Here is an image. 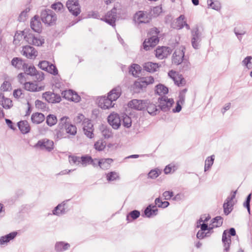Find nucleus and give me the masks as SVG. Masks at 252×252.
<instances>
[{
    "instance_id": "nucleus-1",
    "label": "nucleus",
    "mask_w": 252,
    "mask_h": 252,
    "mask_svg": "<svg viewBox=\"0 0 252 252\" xmlns=\"http://www.w3.org/2000/svg\"><path fill=\"white\" fill-rule=\"evenodd\" d=\"M158 33L159 31L157 28H154L151 29L150 34L152 36L145 39L143 44V48L145 50H150L151 47L155 46L158 43L159 40L158 37Z\"/></svg>"
},
{
    "instance_id": "nucleus-2",
    "label": "nucleus",
    "mask_w": 252,
    "mask_h": 252,
    "mask_svg": "<svg viewBox=\"0 0 252 252\" xmlns=\"http://www.w3.org/2000/svg\"><path fill=\"white\" fill-rule=\"evenodd\" d=\"M41 19L42 22L49 26L54 25L57 20L56 14L51 10H45L41 13Z\"/></svg>"
},
{
    "instance_id": "nucleus-3",
    "label": "nucleus",
    "mask_w": 252,
    "mask_h": 252,
    "mask_svg": "<svg viewBox=\"0 0 252 252\" xmlns=\"http://www.w3.org/2000/svg\"><path fill=\"white\" fill-rule=\"evenodd\" d=\"M24 38L28 43L35 46H41L44 43V39L41 36H35L31 33L26 34Z\"/></svg>"
},
{
    "instance_id": "nucleus-4",
    "label": "nucleus",
    "mask_w": 252,
    "mask_h": 252,
    "mask_svg": "<svg viewBox=\"0 0 252 252\" xmlns=\"http://www.w3.org/2000/svg\"><path fill=\"white\" fill-rule=\"evenodd\" d=\"M66 5L68 10L74 16L78 15L80 12V6L78 0H68Z\"/></svg>"
},
{
    "instance_id": "nucleus-5",
    "label": "nucleus",
    "mask_w": 252,
    "mask_h": 252,
    "mask_svg": "<svg viewBox=\"0 0 252 252\" xmlns=\"http://www.w3.org/2000/svg\"><path fill=\"white\" fill-rule=\"evenodd\" d=\"M158 101L160 109L165 112L169 110L174 103V100L172 98H168L164 95L159 97Z\"/></svg>"
},
{
    "instance_id": "nucleus-6",
    "label": "nucleus",
    "mask_w": 252,
    "mask_h": 252,
    "mask_svg": "<svg viewBox=\"0 0 252 252\" xmlns=\"http://www.w3.org/2000/svg\"><path fill=\"white\" fill-rule=\"evenodd\" d=\"M22 54L29 59H34L38 55L37 50L33 47L27 45L23 47Z\"/></svg>"
},
{
    "instance_id": "nucleus-7",
    "label": "nucleus",
    "mask_w": 252,
    "mask_h": 252,
    "mask_svg": "<svg viewBox=\"0 0 252 252\" xmlns=\"http://www.w3.org/2000/svg\"><path fill=\"white\" fill-rule=\"evenodd\" d=\"M236 194V191L232 192L231 196L228 197L225 202L224 203L223 207L224 213L225 215H228L231 212L232 207L234 204L233 199L235 197Z\"/></svg>"
},
{
    "instance_id": "nucleus-8",
    "label": "nucleus",
    "mask_w": 252,
    "mask_h": 252,
    "mask_svg": "<svg viewBox=\"0 0 252 252\" xmlns=\"http://www.w3.org/2000/svg\"><path fill=\"white\" fill-rule=\"evenodd\" d=\"M150 18L147 12L139 11L133 16V20L135 23L140 24L147 23L149 21Z\"/></svg>"
},
{
    "instance_id": "nucleus-9",
    "label": "nucleus",
    "mask_w": 252,
    "mask_h": 252,
    "mask_svg": "<svg viewBox=\"0 0 252 252\" xmlns=\"http://www.w3.org/2000/svg\"><path fill=\"white\" fill-rule=\"evenodd\" d=\"M147 103V100L134 99L128 102V106L129 107L135 110H142L146 108Z\"/></svg>"
},
{
    "instance_id": "nucleus-10",
    "label": "nucleus",
    "mask_w": 252,
    "mask_h": 252,
    "mask_svg": "<svg viewBox=\"0 0 252 252\" xmlns=\"http://www.w3.org/2000/svg\"><path fill=\"white\" fill-rule=\"evenodd\" d=\"M171 52L172 50L169 47L165 46L158 47L155 50V55L158 59L162 60L169 55Z\"/></svg>"
},
{
    "instance_id": "nucleus-11",
    "label": "nucleus",
    "mask_w": 252,
    "mask_h": 252,
    "mask_svg": "<svg viewBox=\"0 0 252 252\" xmlns=\"http://www.w3.org/2000/svg\"><path fill=\"white\" fill-rule=\"evenodd\" d=\"M191 44L194 49H198L201 41V34L198 28L193 29L191 31Z\"/></svg>"
},
{
    "instance_id": "nucleus-12",
    "label": "nucleus",
    "mask_w": 252,
    "mask_h": 252,
    "mask_svg": "<svg viewBox=\"0 0 252 252\" xmlns=\"http://www.w3.org/2000/svg\"><path fill=\"white\" fill-rule=\"evenodd\" d=\"M42 97L49 103H58L61 100V97L59 94L51 92H46L43 94Z\"/></svg>"
},
{
    "instance_id": "nucleus-13",
    "label": "nucleus",
    "mask_w": 252,
    "mask_h": 252,
    "mask_svg": "<svg viewBox=\"0 0 252 252\" xmlns=\"http://www.w3.org/2000/svg\"><path fill=\"white\" fill-rule=\"evenodd\" d=\"M99 107L103 109H109L113 107L115 104L108 96L100 97L98 101Z\"/></svg>"
},
{
    "instance_id": "nucleus-14",
    "label": "nucleus",
    "mask_w": 252,
    "mask_h": 252,
    "mask_svg": "<svg viewBox=\"0 0 252 252\" xmlns=\"http://www.w3.org/2000/svg\"><path fill=\"white\" fill-rule=\"evenodd\" d=\"M185 48L182 46L175 50L173 55V63L177 64H179L182 62L185 54Z\"/></svg>"
},
{
    "instance_id": "nucleus-15",
    "label": "nucleus",
    "mask_w": 252,
    "mask_h": 252,
    "mask_svg": "<svg viewBox=\"0 0 252 252\" xmlns=\"http://www.w3.org/2000/svg\"><path fill=\"white\" fill-rule=\"evenodd\" d=\"M116 13V9L113 8L107 13L102 20L112 26L114 27L115 26V22L117 18Z\"/></svg>"
},
{
    "instance_id": "nucleus-16",
    "label": "nucleus",
    "mask_w": 252,
    "mask_h": 252,
    "mask_svg": "<svg viewBox=\"0 0 252 252\" xmlns=\"http://www.w3.org/2000/svg\"><path fill=\"white\" fill-rule=\"evenodd\" d=\"M108 122L114 129H117L121 126V119L117 113H112L108 117Z\"/></svg>"
},
{
    "instance_id": "nucleus-17",
    "label": "nucleus",
    "mask_w": 252,
    "mask_h": 252,
    "mask_svg": "<svg viewBox=\"0 0 252 252\" xmlns=\"http://www.w3.org/2000/svg\"><path fill=\"white\" fill-rule=\"evenodd\" d=\"M35 147H39L42 150L51 151L54 148V142L52 140L45 139L39 140L35 145Z\"/></svg>"
},
{
    "instance_id": "nucleus-18",
    "label": "nucleus",
    "mask_w": 252,
    "mask_h": 252,
    "mask_svg": "<svg viewBox=\"0 0 252 252\" xmlns=\"http://www.w3.org/2000/svg\"><path fill=\"white\" fill-rule=\"evenodd\" d=\"M62 94L65 99L77 102H79L80 99L79 95L71 90L64 91Z\"/></svg>"
},
{
    "instance_id": "nucleus-19",
    "label": "nucleus",
    "mask_w": 252,
    "mask_h": 252,
    "mask_svg": "<svg viewBox=\"0 0 252 252\" xmlns=\"http://www.w3.org/2000/svg\"><path fill=\"white\" fill-rule=\"evenodd\" d=\"M83 129L85 134L88 137H93V125L89 120H87L83 122Z\"/></svg>"
},
{
    "instance_id": "nucleus-20",
    "label": "nucleus",
    "mask_w": 252,
    "mask_h": 252,
    "mask_svg": "<svg viewBox=\"0 0 252 252\" xmlns=\"http://www.w3.org/2000/svg\"><path fill=\"white\" fill-rule=\"evenodd\" d=\"M30 25L31 28L34 32H40L41 31L42 26L38 16H35L31 19Z\"/></svg>"
},
{
    "instance_id": "nucleus-21",
    "label": "nucleus",
    "mask_w": 252,
    "mask_h": 252,
    "mask_svg": "<svg viewBox=\"0 0 252 252\" xmlns=\"http://www.w3.org/2000/svg\"><path fill=\"white\" fill-rule=\"evenodd\" d=\"M168 76L174 81L175 84L178 86L182 85L184 83V80L182 76L175 71H170L168 73Z\"/></svg>"
},
{
    "instance_id": "nucleus-22",
    "label": "nucleus",
    "mask_w": 252,
    "mask_h": 252,
    "mask_svg": "<svg viewBox=\"0 0 252 252\" xmlns=\"http://www.w3.org/2000/svg\"><path fill=\"white\" fill-rule=\"evenodd\" d=\"M121 88L118 86L113 89L108 94V96L113 102L116 101L121 94Z\"/></svg>"
},
{
    "instance_id": "nucleus-23",
    "label": "nucleus",
    "mask_w": 252,
    "mask_h": 252,
    "mask_svg": "<svg viewBox=\"0 0 252 252\" xmlns=\"http://www.w3.org/2000/svg\"><path fill=\"white\" fill-rule=\"evenodd\" d=\"M0 104L5 109H9L13 104L11 99L5 97L3 93L0 92Z\"/></svg>"
},
{
    "instance_id": "nucleus-24",
    "label": "nucleus",
    "mask_w": 252,
    "mask_h": 252,
    "mask_svg": "<svg viewBox=\"0 0 252 252\" xmlns=\"http://www.w3.org/2000/svg\"><path fill=\"white\" fill-rule=\"evenodd\" d=\"M24 88L30 92H39L42 90L41 87H38L37 84L32 82H28L25 83Z\"/></svg>"
},
{
    "instance_id": "nucleus-25",
    "label": "nucleus",
    "mask_w": 252,
    "mask_h": 252,
    "mask_svg": "<svg viewBox=\"0 0 252 252\" xmlns=\"http://www.w3.org/2000/svg\"><path fill=\"white\" fill-rule=\"evenodd\" d=\"M113 161V160L112 158H102L98 161V164L101 169L106 170L110 168Z\"/></svg>"
},
{
    "instance_id": "nucleus-26",
    "label": "nucleus",
    "mask_w": 252,
    "mask_h": 252,
    "mask_svg": "<svg viewBox=\"0 0 252 252\" xmlns=\"http://www.w3.org/2000/svg\"><path fill=\"white\" fill-rule=\"evenodd\" d=\"M159 65L158 63L147 62L144 63L143 67L145 70L149 72H154L157 70Z\"/></svg>"
},
{
    "instance_id": "nucleus-27",
    "label": "nucleus",
    "mask_w": 252,
    "mask_h": 252,
    "mask_svg": "<svg viewBox=\"0 0 252 252\" xmlns=\"http://www.w3.org/2000/svg\"><path fill=\"white\" fill-rule=\"evenodd\" d=\"M22 69L24 71V73H25L27 76L28 75L30 76H33L36 72V69L33 65H29L26 63L24 64Z\"/></svg>"
},
{
    "instance_id": "nucleus-28",
    "label": "nucleus",
    "mask_w": 252,
    "mask_h": 252,
    "mask_svg": "<svg viewBox=\"0 0 252 252\" xmlns=\"http://www.w3.org/2000/svg\"><path fill=\"white\" fill-rule=\"evenodd\" d=\"M44 119V115L40 113H33L31 117L32 122L36 124H39L42 123Z\"/></svg>"
},
{
    "instance_id": "nucleus-29",
    "label": "nucleus",
    "mask_w": 252,
    "mask_h": 252,
    "mask_svg": "<svg viewBox=\"0 0 252 252\" xmlns=\"http://www.w3.org/2000/svg\"><path fill=\"white\" fill-rule=\"evenodd\" d=\"M158 211V209L156 206L150 205L145 210L144 213L147 217L149 218L151 216L156 215L157 214Z\"/></svg>"
},
{
    "instance_id": "nucleus-30",
    "label": "nucleus",
    "mask_w": 252,
    "mask_h": 252,
    "mask_svg": "<svg viewBox=\"0 0 252 252\" xmlns=\"http://www.w3.org/2000/svg\"><path fill=\"white\" fill-rule=\"evenodd\" d=\"M18 126L19 129L23 133H27L30 130V126L28 122L26 121L19 122L18 123Z\"/></svg>"
},
{
    "instance_id": "nucleus-31",
    "label": "nucleus",
    "mask_w": 252,
    "mask_h": 252,
    "mask_svg": "<svg viewBox=\"0 0 252 252\" xmlns=\"http://www.w3.org/2000/svg\"><path fill=\"white\" fill-rule=\"evenodd\" d=\"M222 241L224 244V250L227 251L229 249V245L231 242L230 236L227 235L226 230H225L222 234Z\"/></svg>"
},
{
    "instance_id": "nucleus-32",
    "label": "nucleus",
    "mask_w": 252,
    "mask_h": 252,
    "mask_svg": "<svg viewBox=\"0 0 252 252\" xmlns=\"http://www.w3.org/2000/svg\"><path fill=\"white\" fill-rule=\"evenodd\" d=\"M185 18V17L184 15H181L176 19V21L175 22L176 25L174 26V28L177 29H182L184 27V24H186Z\"/></svg>"
},
{
    "instance_id": "nucleus-33",
    "label": "nucleus",
    "mask_w": 252,
    "mask_h": 252,
    "mask_svg": "<svg viewBox=\"0 0 252 252\" xmlns=\"http://www.w3.org/2000/svg\"><path fill=\"white\" fill-rule=\"evenodd\" d=\"M146 107L147 108L148 112L152 115H156L158 111L155 104L151 103L149 101H148Z\"/></svg>"
},
{
    "instance_id": "nucleus-34",
    "label": "nucleus",
    "mask_w": 252,
    "mask_h": 252,
    "mask_svg": "<svg viewBox=\"0 0 252 252\" xmlns=\"http://www.w3.org/2000/svg\"><path fill=\"white\" fill-rule=\"evenodd\" d=\"M156 92L159 95H164L168 93V88L162 84L157 85Z\"/></svg>"
},
{
    "instance_id": "nucleus-35",
    "label": "nucleus",
    "mask_w": 252,
    "mask_h": 252,
    "mask_svg": "<svg viewBox=\"0 0 252 252\" xmlns=\"http://www.w3.org/2000/svg\"><path fill=\"white\" fill-rule=\"evenodd\" d=\"M25 63H24L23 61L19 58H14L11 61V64L17 69L23 68Z\"/></svg>"
},
{
    "instance_id": "nucleus-36",
    "label": "nucleus",
    "mask_w": 252,
    "mask_h": 252,
    "mask_svg": "<svg viewBox=\"0 0 252 252\" xmlns=\"http://www.w3.org/2000/svg\"><path fill=\"white\" fill-rule=\"evenodd\" d=\"M222 224V218L220 216H218L213 219L212 223L209 227V229H212L214 227H219Z\"/></svg>"
},
{
    "instance_id": "nucleus-37",
    "label": "nucleus",
    "mask_w": 252,
    "mask_h": 252,
    "mask_svg": "<svg viewBox=\"0 0 252 252\" xmlns=\"http://www.w3.org/2000/svg\"><path fill=\"white\" fill-rule=\"evenodd\" d=\"M17 235V232H12L4 236H2L0 238V244H3L5 243L9 242L10 240L13 239Z\"/></svg>"
},
{
    "instance_id": "nucleus-38",
    "label": "nucleus",
    "mask_w": 252,
    "mask_h": 252,
    "mask_svg": "<svg viewBox=\"0 0 252 252\" xmlns=\"http://www.w3.org/2000/svg\"><path fill=\"white\" fill-rule=\"evenodd\" d=\"M141 71V67L137 64H133L130 67L129 72L136 77Z\"/></svg>"
},
{
    "instance_id": "nucleus-39",
    "label": "nucleus",
    "mask_w": 252,
    "mask_h": 252,
    "mask_svg": "<svg viewBox=\"0 0 252 252\" xmlns=\"http://www.w3.org/2000/svg\"><path fill=\"white\" fill-rule=\"evenodd\" d=\"M51 7L57 12L62 13L64 10V7L61 2H56L51 5Z\"/></svg>"
},
{
    "instance_id": "nucleus-40",
    "label": "nucleus",
    "mask_w": 252,
    "mask_h": 252,
    "mask_svg": "<svg viewBox=\"0 0 252 252\" xmlns=\"http://www.w3.org/2000/svg\"><path fill=\"white\" fill-rule=\"evenodd\" d=\"M69 118L66 116H64L61 118L60 120L58 127L61 129H64L67 126V125H69L70 123L68 121Z\"/></svg>"
},
{
    "instance_id": "nucleus-41",
    "label": "nucleus",
    "mask_w": 252,
    "mask_h": 252,
    "mask_svg": "<svg viewBox=\"0 0 252 252\" xmlns=\"http://www.w3.org/2000/svg\"><path fill=\"white\" fill-rule=\"evenodd\" d=\"M66 133L69 134L71 135H75L77 133V128L71 124L67 125V126L64 128Z\"/></svg>"
},
{
    "instance_id": "nucleus-42",
    "label": "nucleus",
    "mask_w": 252,
    "mask_h": 252,
    "mask_svg": "<svg viewBox=\"0 0 252 252\" xmlns=\"http://www.w3.org/2000/svg\"><path fill=\"white\" fill-rule=\"evenodd\" d=\"M64 205L65 204L58 205L53 210V214L58 216L64 214L65 213Z\"/></svg>"
},
{
    "instance_id": "nucleus-43",
    "label": "nucleus",
    "mask_w": 252,
    "mask_h": 252,
    "mask_svg": "<svg viewBox=\"0 0 252 252\" xmlns=\"http://www.w3.org/2000/svg\"><path fill=\"white\" fill-rule=\"evenodd\" d=\"M207 3L209 6L213 9L219 10L220 9V3L218 1L213 2L212 0H207Z\"/></svg>"
},
{
    "instance_id": "nucleus-44",
    "label": "nucleus",
    "mask_w": 252,
    "mask_h": 252,
    "mask_svg": "<svg viewBox=\"0 0 252 252\" xmlns=\"http://www.w3.org/2000/svg\"><path fill=\"white\" fill-rule=\"evenodd\" d=\"M57 122V117L54 115H49L46 119L47 125L50 126L55 125Z\"/></svg>"
},
{
    "instance_id": "nucleus-45",
    "label": "nucleus",
    "mask_w": 252,
    "mask_h": 252,
    "mask_svg": "<svg viewBox=\"0 0 252 252\" xmlns=\"http://www.w3.org/2000/svg\"><path fill=\"white\" fill-rule=\"evenodd\" d=\"M106 143L101 140H98L96 142L94 145V148L99 151H102L106 147Z\"/></svg>"
},
{
    "instance_id": "nucleus-46",
    "label": "nucleus",
    "mask_w": 252,
    "mask_h": 252,
    "mask_svg": "<svg viewBox=\"0 0 252 252\" xmlns=\"http://www.w3.org/2000/svg\"><path fill=\"white\" fill-rule=\"evenodd\" d=\"M147 86V84H146L144 80H142V78L138 81H135L134 84V87L135 88L140 90H142L143 89L146 88Z\"/></svg>"
},
{
    "instance_id": "nucleus-47",
    "label": "nucleus",
    "mask_w": 252,
    "mask_h": 252,
    "mask_svg": "<svg viewBox=\"0 0 252 252\" xmlns=\"http://www.w3.org/2000/svg\"><path fill=\"white\" fill-rule=\"evenodd\" d=\"M214 156H212L210 157H208L205 160L204 171H206L210 168L213 165L214 161Z\"/></svg>"
},
{
    "instance_id": "nucleus-48",
    "label": "nucleus",
    "mask_w": 252,
    "mask_h": 252,
    "mask_svg": "<svg viewBox=\"0 0 252 252\" xmlns=\"http://www.w3.org/2000/svg\"><path fill=\"white\" fill-rule=\"evenodd\" d=\"M69 247V245L68 244H64L63 242L58 243L55 246L56 249L59 252L66 250Z\"/></svg>"
},
{
    "instance_id": "nucleus-49",
    "label": "nucleus",
    "mask_w": 252,
    "mask_h": 252,
    "mask_svg": "<svg viewBox=\"0 0 252 252\" xmlns=\"http://www.w3.org/2000/svg\"><path fill=\"white\" fill-rule=\"evenodd\" d=\"M56 136L57 139H61L62 138H65L67 137L65 133L64 132L63 129L58 128L55 130Z\"/></svg>"
},
{
    "instance_id": "nucleus-50",
    "label": "nucleus",
    "mask_w": 252,
    "mask_h": 252,
    "mask_svg": "<svg viewBox=\"0 0 252 252\" xmlns=\"http://www.w3.org/2000/svg\"><path fill=\"white\" fill-rule=\"evenodd\" d=\"M107 180L109 181H113L119 178V174L116 172H111L107 174Z\"/></svg>"
},
{
    "instance_id": "nucleus-51",
    "label": "nucleus",
    "mask_w": 252,
    "mask_h": 252,
    "mask_svg": "<svg viewBox=\"0 0 252 252\" xmlns=\"http://www.w3.org/2000/svg\"><path fill=\"white\" fill-rule=\"evenodd\" d=\"M46 71L54 75H56L58 74V70L57 67L55 65L52 63H50Z\"/></svg>"
},
{
    "instance_id": "nucleus-52",
    "label": "nucleus",
    "mask_w": 252,
    "mask_h": 252,
    "mask_svg": "<svg viewBox=\"0 0 252 252\" xmlns=\"http://www.w3.org/2000/svg\"><path fill=\"white\" fill-rule=\"evenodd\" d=\"M155 204L158 205V207L166 208L169 205V203L168 201H162L159 198H157L155 200Z\"/></svg>"
},
{
    "instance_id": "nucleus-53",
    "label": "nucleus",
    "mask_w": 252,
    "mask_h": 252,
    "mask_svg": "<svg viewBox=\"0 0 252 252\" xmlns=\"http://www.w3.org/2000/svg\"><path fill=\"white\" fill-rule=\"evenodd\" d=\"M80 162L83 166L90 164V162H92V158L90 156L82 157L80 158Z\"/></svg>"
},
{
    "instance_id": "nucleus-54",
    "label": "nucleus",
    "mask_w": 252,
    "mask_h": 252,
    "mask_svg": "<svg viewBox=\"0 0 252 252\" xmlns=\"http://www.w3.org/2000/svg\"><path fill=\"white\" fill-rule=\"evenodd\" d=\"M123 125L125 127H130L131 126V118L127 115H126V116L124 117Z\"/></svg>"
},
{
    "instance_id": "nucleus-55",
    "label": "nucleus",
    "mask_w": 252,
    "mask_h": 252,
    "mask_svg": "<svg viewBox=\"0 0 252 252\" xmlns=\"http://www.w3.org/2000/svg\"><path fill=\"white\" fill-rule=\"evenodd\" d=\"M1 90L5 92L9 91L11 90V85L8 81H4L0 87Z\"/></svg>"
},
{
    "instance_id": "nucleus-56",
    "label": "nucleus",
    "mask_w": 252,
    "mask_h": 252,
    "mask_svg": "<svg viewBox=\"0 0 252 252\" xmlns=\"http://www.w3.org/2000/svg\"><path fill=\"white\" fill-rule=\"evenodd\" d=\"M252 59L251 56H248L242 61V63L244 65L246 66L248 69L252 67V64L251 62V60Z\"/></svg>"
},
{
    "instance_id": "nucleus-57",
    "label": "nucleus",
    "mask_w": 252,
    "mask_h": 252,
    "mask_svg": "<svg viewBox=\"0 0 252 252\" xmlns=\"http://www.w3.org/2000/svg\"><path fill=\"white\" fill-rule=\"evenodd\" d=\"M50 63L46 61H42L39 63L38 66L41 68L42 70L46 71L48 67H49V65L50 64Z\"/></svg>"
},
{
    "instance_id": "nucleus-58",
    "label": "nucleus",
    "mask_w": 252,
    "mask_h": 252,
    "mask_svg": "<svg viewBox=\"0 0 252 252\" xmlns=\"http://www.w3.org/2000/svg\"><path fill=\"white\" fill-rule=\"evenodd\" d=\"M27 75L24 73H21L18 75V79L19 80V82L25 85V83H26Z\"/></svg>"
},
{
    "instance_id": "nucleus-59",
    "label": "nucleus",
    "mask_w": 252,
    "mask_h": 252,
    "mask_svg": "<svg viewBox=\"0 0 252 252\" xmlns=\"http://www.w3.org/2000/svg\"><path fill=\"white\" fill-rule=\"evenodd\" d=\"M24 35V32L21 33H16L14 37L13 42L15 44L18 45L19 44L20 41L23 38V36Z\"/></svg>"
},
{
    "instance_id": "nucleus-60",
    "label": "nucleus",
    "mask_w": 252,
    "mask_h": 252,
    "mask_svg": "<svg viewBox=\"0 0 252 252\" xmlns=\"http://www.w3.org/2000/svg\"><path fill=\"white\" fill-rule=\"evenodd\" d=\"M102 135L105 138H109L112 136L111 130L107 128H104L102 130Z\"/></svg>"
},
{
    "instance_id": "nucleus-61",
    "label": "nucleus",
    "mask_w": 252,
    "mask_h": 252,
    "mask_svg": "<svg viewBox=\"0 0 252 252\" xmlns=\"http://www.w3.org/2000/svg\"><path fill=\"white\" fill-rule=\"evenodd\" d=\"M140 216V212L137 210L131 211L127 216V219H129V217H131L133 220L136 219Z\"/></svg>"
},
{
    "instance_id": "nucleus-62",
    "label": "nucleus",
    "mask_w": 252,
    "mask_h": 252,
    "mask_svg": "<svg viewBox=\"0 0 252 252\" xmlns=\"http://www.w3.org/2000/svg\"><path fill=\"white\" fill-rule=\"evenodd\" d=\"M160 174V171L158 170H152L148 174V176L151 179H155L158 177Z\"/></svg>"
},
{
    "instance_id": "nucleus-63",
    "label": "nucleus",
    "mask_w": 252,
    "mask_h": 252,
    "mask_svg": "<svg viewBox=\"0 0 252 252\" xmlns=\"http://www.w3.org/2000/svg\"><path fill=\"white\" fill-rule=\"evenodd\" d=\"M33 76H35V79L38 82H40L44 79V74L41 71H38L36 70L35 74H34Z\"/></svg>"
},
{
    "instance_id": "nucleus-64",
    "label": "nucleus",
    "mask_w": 252,
    "mask_h": 252,
    "mask_svg": "<svg viewBox=\"0 0 252 252\" xmlns=\"http://www.w3.org/2000/svg\"><path fill=\"white\" fill-rule=\"evenodd\" d=\"M35 107L38 109H44L46 108V104L39 100H36L35 101Z\"/></svg>"
}]
</instances>
